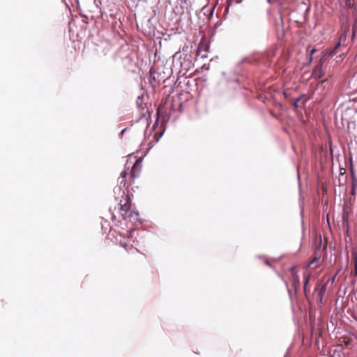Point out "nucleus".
<instances>
[{
	"label": "nucleus",
	"instance_id": "21",
	"mask_svg": "<svg viewBox=\"0 0 357 357\" xmlns=\"http://www.w3.org/2000/svg\"><path fill=\"white\" fill-rule=\"evenodd\" d=\"M299 100H300V99H299V98H298V99H296V101H295V102H294V105H295L296 107H297V102H298Z\"/></svg>",
	"mask_w": 357,
	"mask_h": 357
},
{
	"label": "nucleus",
	"instance_id": "16",
	"mask_svg": "<svg viewBox=\"0 0 357 357\" xmlns=\"http://www.w3.org/2000/svg\"><path fill=\"white\" fill-rule=\"evenodd\" d=\"M343 47V44H341L340 42H337V44L333 47L336 53H337V50L340 47Z\"/></svg>",
	"mask_w": 357,
	"mask_h": 357
},
{
	"label": "nucleus",
	"instance_id": "13",
	"mask_svg": "<svg viewBox=\"0 0 357 357\" xmlns=\"http://www.w3.org/2000/svg\"><path fill=\"white\" fill-rule=\"evenodd\" d=\"M303 278H304V290L305 291L306 290L307 284H308V282H309V281L310 280L311 274L310 273H303Z\"/></svg>",
	"mask_w": 357,
	"mask_h": 357
},
{
	"label": "nucleus",
	"instance_id": "22",
	"mask_svg": "<svg viewBox=\"0 0 357 357\" xmlns=\"http://www.w3.org/2000/svg\"><path fill=\"white\" fill-rule=\"evenodd\" d=\"M275 0H267V1L269 3H273L275 2Z\"/></svg>",
	"mask_w": 357,
	"mask_h": 357
},
{
	"label": "nucleus",
	"instance_id": "7",
	"mask_svg": "<svg viewBox=\"0 0 357 357\" xmlns=\"http://www.w3.org/2000/svg\"><path fill=\"white\" fill-rule=\"evenodd\" d=\"M347 10L341 13H351L354 10L357 11L356 0H343Z\"/></svg>",
	"mask_w": 357,
	"mask_h": 357
},
{
	"label": "nucleus",
	"instance_id": "1",
	"mask_svg": "<svg viewBox=\"0 0 357 357\" xmlns=\"http://www.w3.org/2000/svg\"><path fill=\"white\" fill-rule=\"evenodd\" d=\"M340 24V29L338 41L343 44V47H346L347 34L350 31V26H352V40L355 38L357 32V11L354 10L351 13H341Z\"/></svg>",
	"mask_w": 357,
	"mask_h": 357
},
{
	"label": "nucleus",
	"instance_id": "18",
	"mask_svg": "<svg viewBox=\"0 0 357 357\" xmlns=\"http://www.w3.org/2000/svg\"><path fill=\"white\" fill-rule=\"evenodd\" d=\"M119 183L121 185L126 186V179L125 178H119Z\"/></svg>",
	"mask_w": 357,
	"mask_h": 357
},
{
	"label": "nucleus",
	"instance_id": "24",
	"mask_svg": "<svg viewBox=\"0 0 357 357\" xmlns=\"http://www.w3.org/2000/svg\"><path fill=\"white\" fill-rule=\"evenodd\" d=\"M326 248V244H325L324 249L325 250Z\"/></svg>",
	"mask_w": 357,
	"mask_h": 357
},
{
	"label": "nucleus",
	"instance_id": "14",
	"mask_svg": "<svg viewBox=\"0 0 357 357\" xmlns=\"http://www.w3.org/2000/svg\"><path fill=\"white\" fill-rule=\"evenodd\" d=\"M321 244H322L321 237L319 236V238H317V239H316V250L315 251H317L318 252V254H319V252H320Z\"/></svg>",
	"mask_w": 357,
	"mask_h": 357
},
{
	"label": "nucleus",
	"instance_id": "4",
	"mask_svg": "<svg viewBox=\"0 0 357 357\" xmlns=\"http://www.w3.org/2000/svg\"><path fill=\"white\" fill-rule=\"evenodd\" d=\"M141 160H137L133 165L130 173V178H131L130 183H133L134 179L139 176L141 171Z\"/></svg>",
	"mask_w": 357,
	"mask_h": 357
},
{
	"label": "nucleus",
	"instance_id": "9",
	"mask_svg": "<svg viewBox=\"0 0 357 357\" xmlns=\"http://www.w3.org/2000/svg\"><path fill=\"white\" fill-rule=\"evenodd\" d=\"M351 195L354 197L356 196V188H357V178L354 172H351Z\"/></svg>",
	"mask_w": 357,
	"mask_h": 357
},
{
	"label": "nucleus",
	"instance_id": "17",
	"mask_svg": "<svg viewBox=\"0 0 357 357\" xmlns=\"http://www.w3.org/2000/svg\"><path fill=\"white\" fill-rule=\"evenodd\" d=\"M343 342L346 346H349L351 342V339L345 337L344 338Z\"/></svg>",
	"mask_w": 357,
	"mask_h": 357
},
{
	"label": "nucleus",
	"instance_id": "2",
	"mask_svg": "<svg viewBox=\"0 0 357 357\" xmlns=\"http://www.w3.org/2000/svg\"><path fill=\"white\" fill-rule=\"evenodd\" d=\"M118 205L119 206L120 214L124 220L135 218L138 215L137 213L131 210V199L124 191L122 192Z\"/></svg>",
	"mask_w": 357,
	"mask_h": 357
},
{
	"label": "nucleus",
	"instance_id": "6",
	"mask_svg": "<svg viewBox=\"0 0 357 357\" xmlns=\"http://www.w3.org/2000/svg\"><path fill=\"white\" fill-rule=\"evenodd\" d=\"M289 273L292 278V282L295 289L300 287V280L296 271V266H294L290 268Z\"/></svg>",
	"mask_w": 357,
	"mask_h": 357
},
{
	"label": "nucleus",
	"instance_id": "23",
	"mask_svg": "<svg viewBox=\"0 0 357 357\" xmlns=\"http://www.w3.org/2000/svg\"><path fill=\"white\" fill-rule=\"evenodd\" d=\"M314 52H315V50H314V49H313V50L311 51V54H312Z\"/></svg>",
	"mask_w": 357,
	"mask_h": 357
},
{
	"label": "nucleus",
	"instance_id": "8",
	"mask_svg": "<svg viewBox=\"0 0 357 357\" xmlns=\"http://www.w3.org/2000/svg\"><path fill=\"white\" fill-rule=\"evenodd\" d=\"M320 255L315 251V257L309 262L306 268L311 267L312 269H315L320 266Z\"/></svg>",
	"mask_w": 357,
	"mask_h": 357
},
{
	"label": "nucleus",
	"instance_id": "19",
	"mask_svg": "<svg viewBox=\"0 0 357 357\" xmlns=\"http://www.w3.org/2000/svg\"><path fill=\"white\" fill-rule=\"evenodd\" d=\"M126 176H127V172L126 170L123 171L121 173V175H120V177L119 178H126Z\"/></svg>",
	"mask_w": 357,
	"mask_h": 357
},
{
	"label": "nucleus",
	"instance_id": "12",
	"mask_svg": "<svg viewBox=\"0 0 357 357\" xmlns=\"http://www.w3.org/2000/svg\"><path fill=\"white\" fill-rule=\"evenodd\" d=\"M121 245L127 251H131V253H139V250L134 248L132 245H129L126 242H121Z\"/></svg>",
	"mask_w": 357,
	"mask_h": 357
},
{
	"label": "nucleus",
	"instance_id": "11",
	"mask_svg": "<svg viewBox=\"0 0 357 357\" xmlns=\"http://www.w3.org/2000/svg\"><path fill=\"white\" fill-rule=\"evenodd\" d=\"M351 258L354 264V276H357V249H353L351 251Z\"/></svg>",
	"mask_w": 357,
	"mask_h": 357
},
{
	"label": "nucleus",
	"instance_id": "15",
	"mask_svg": "<svg viewBox=\"0 0 357 357\" xmlns=\"http://www.w3.org/2000/svg\"><path fill=\"white\" fill-rule=\"evenodd\" d=\"M337 53L333 48H328L325 50L324 56L322 57L324 59L325 56H330L336 54Z\"/></svg>",
	"mask_w": 357,
	"mask_h": 357
},
{
	"label": "nucleus",
	"instance_id": "3",
	"mask_svg": "<svg viewBox=\"0 0 357 357\" xmlns=\"http://www.w3.org/2000/svg\"><path fill=\"white\" fill-rule=\"evenodd\" d=\"M209 47L208 42L204 38H202L197 47V56H199L202 59L207 58Z\"/></svg>",
	"mask_w": 357,
	"mask_h": 357
},
{
	"label": "nucleus",
	"instance_id": "20",
	"mask_svg": "<svg viewBox=\"0 0 357 357\" xmlns=\"http://www.w3.org/2000/svg\"><path fill=\"white\" fill-rule=\"evenodd\" d=\"M327 82H328V78H326L324 80H321L319 84H321V86H323L324 87H325V84H326Z\"/></svg>",
	"mask_w": 357,
	"mask_h": 357
},
{
	"label": "nucleus",
	"instance_id": "10",
	"mask_svg": "<svg viewBox=\"0 0 357 357\" xmlns=\"http://www.w3.org/2000/svg\"><path fill=\"white\" fill-rule=\"evenodd\" d=\"M326 290V284H322L318 289L317 291V299L319 300V303H322V300L324 296V294Z\"/></svg>",
	"mask_w": 357,
	"mask_h": 357
},
{
	"label": "nucleus",
	"instance_id": "5",
	"mask_svg": "<svg viewBox=\"0 0 357 357\" xmlns=\"http://www.w3.org/2000/svg\"><path fill=\"white\" fill-rule=\"evenodd\" d=\"M324 63V58L320 59L319 63L316 66V67L313 69L312 73V77L315 79H319L324 76V73L322 71V66Z\"/></svg>",
	"mask_w": 357,
	"mask_h": 357
}]
</instances>
